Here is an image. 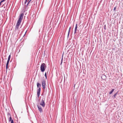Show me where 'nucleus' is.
Masks as SVG:
<instances>
[{"mask_svg":"<svg viewBox=\"0 0 123 123\" xmlns=\"http://www.w3.org/2000/svg\"><path fill=\"white\" fill-rule=\"evenodd\" d=\"M24 15V14L23 13H21L20 15L19 16V18L17 22V24L15 28V31H17L18 29L19 26L23 19Z\"/></svg>","mask_w":123,"mask_h":123,"instance_id":"nucleus-1","label":"nucleus"},{"mask_svg":"<svg viewBox=\"0 0 123 123\" xmlns=\"http://www.w3.org/2000/svg\"><path fill=\"white\" fill-rule=\"evenodd\" d=\"M37 87L39 88L37 90V96L38 97L39 96L40 94V92L41 91V85L40 83H37Z\"/></svg>","mask_w":123,"mask_h":123,"instance_id":"nucleus-2","label":"nucleus"},{"mask_svg":"<svg viewBox=\"0 0 123 123\" xmlns=\"http://www.w3.org/2000/svg\"><path fill=\"white\" fill-rule=\"evenodd\" d=\"M46 68V65L44 63H42L41 66L40 68L42 72H44Z\"/></svg>","mask_w":123,"mask_h":123,"instance_id":"nucleus-3","label":"nucleus"},{"mask_svg":"<svg viewBox=\"0 0 123 123\" xmlns=\"http://www.w3.org/2000/svg\"><path fill=\"white\" fill-rule=\"evenodd\" d=\"M45 100V97L44 98H43L42 99L41 102L40 103V105H42L43 107H44L45 105L44 102Z\"/></svg>","mask_w":123,"mask_h":123,"instance_id":"nucleus-4","label":"nucleus"},{"mask_svg":"<svg viewBox=\"0 0 123 123\" xmlns=\"http://www.w3.org/2000/svg\"><path fill=\"white\" fill-rule=\"evenodd\" d=\"M42 85L43 88L44 89L45 87V81L44 80H43L42 82Z\"/></svg>","mask_w":123,"mask_h":123,"instance_id":"nucleus-5","label":"nucleus"},{"mask_svg":"<svg viewBox=\"0 0 123 123\" xmlns=\"http://www.w3.org/2000/svg\"><path fill=\"white\" fill-rule=\"evenodd\" d=\"M37 107L38 108V110L40 112H42V110L41 107L40 106L38 105H37Z\"/></svg>","mask_w":123,"mask_h":123,"instance_id":"nucleus-6","label":"nucleus"},{"mask_svg":"<svg viewBox=\"0 0 123 123\" xmlns=\"http://www.w3.org/2000/svg\"><path fill=\"white\" fill-rule=\"evenodd\" d=\"M77 24H76V26L75 28V30L74 32V34H75L76 33V31H77Z\"/></svg>","mask_w":123,"mask_h":123,"instance_id":"nucleus-7","label":"nucleus"},{"mask_svg":"<svg viewBox=\"0 0 123 123\" xmlns=\"http://www.w3.org/2000/svg\"><path fill=\"white\" fill-rule=\"evenodd\" d=\"M9 62L8 61H7V63H6V69H7L8 68V66Z\"/></svg>","mask_w":123,"mask_h":123,"instance_id":"nucleus-8","label":"nucleus"},{"mask_svg":"<svg viewBox=\"0 0 123 123\" xmlns=\"http://www.w3.org/2000/svg\"><path fill=\"white\" fill-rule=\"evenodd\" d=\"M9 115L10 116V117L9 120V122H10L12 120V118L11 117V115L10 114H8V115Z\"/></svg>","mask_w":123,"mask_h":123,"instance_id":"nucleus-9","label":"nucleus"},{"mask_svg":"<svg viewBox=\"0 0 123 123\" xmlns=\"http://www.w3.org/2000/svg\"><path fill=\"white\" fill-rule=\"evenodd\" d=\"M70 29H71V27H70L69 28V29L68 31V37L69 36V32H70Z\"/></svg>","mask_w":123,"mask_h":123,"instance_id":"nucleus-10","label":"nucleus"},{"mask_svg":"<svg viewBox=\"0 0 123 123\" xmlns=\"http://www.w3.org/2000/svg\"><path fill=\"white\" fill-rule=\"evenodd\" d=\"M117 92L115 94H114V96H113V99H114L116 98V95L117 94Z\"/></svg>","mask_w":123,"mask_h":123,"instance_id":"nucleus-11","label":"nucleus"},{"mask_svg":"<svg viewBox=\"0 0 123 123\" xmlns=\"http://www.w3.org/2000/svg\"><path fill=\"white\" fill-rule=\"evenodd\" d=\"M114 89H112L111 91L109 93V94H111L114 91Z\"/></svg>","mask_w":123,"mask_h":123,"instance_id":"nucleus-12","label":"nucleus"},{"mask_svg":"<svg viewBox=\"0 0 123 123\" xmlns=\"http://www.w3.org/2000/svg\"><path fill=\"white\" fill-rule=\"evenodd\" d=\"M31 0H28V3L27 4V5H28V4H29V3H30V2L31 1Z\"/></svg>","mask_w":123,"mask_h":123,"instance_id":"nucleus-13","label":"nucleus"},{"mask_svg":"<svg viewBox=\"0 0 123 123\" xmlns=\"http://www.w3.org/2000/svg\"><path fill=\"white\" fill-rule=\"evenodd\" d=\"M63 55L62 56V59H61V65L62 64V60H63Z\"/></svg>","mask_w":123,"mask_h":123,"instance_id":"nucleus-14","label":"nucleus"},{"mask_svg":"<svg viewBox=\"0 0 123 123\" xmlns=\"http://www.w3.org/2000/svg\"><path fill=\"white\" fill-rule=\"evenodd\" d=\"M45 76L46 79L47 78V75H46V72L45 73Z\"/></svg>","mask_w":123,"mask_h":123,"instance_id":"nucleus-15","label":"nucleus"},{"mask_svg":"<svg viewBox=\"0 0 123 123\" xmlns=\"http://www.w3.org/2000/svg\"><path fill=\"white\" fill-rule=\"evenodd\" d=\"M10 58H11V55H10L8 57V59H10Z\"/></svg>","mask_w":123,"mask_h":123,"instance_id":"nucleus-16","label":"nucleus"},{"mask_svg":"<svg viewBox=\"0 0 123 123\" xmlns=\"http://www.w3.org/2000/svg\"><path fill=\"white\" fill-rule=\"evenodd\" d=\"M11 123H14L13 121V120H12L11 121Z\"/></svg>","mask_w":123,"mask_h":123,"instance_id":"nucleus-17","label":"nucleus"},{"mask_svg":"<svg viewBox=\"0 0 123 123\" xmlns=\"http://www.w3.org/2000/svg\"><path fill=\"white\" fill-rule=\"evenodd\" d=\"M5 1V0H2V1H1V2H4Z\"/></svg>","mask_w":123,"mask_h":123,"instance_id":"nucleus-18","label":"nucleus"},{"mask_svg":"<svg viewBox=\"0 0 123 123\" xmlns=\"http://www.w3.org/2000/svg\"><path fill=\"white\" fill-rule=\"evenodd\" d=\"M116 7H115L114 8V10H116Z\"/></svg>","mask_w":123,"mask_h":123,"instance_id":"nucleus-19","label":"nucleus"},{"mask_svg":"<svg viewBox=\"0 0 123 123\" xmlns=\"http://www.w3.org/2000/svg\"><path fill=\"white\" fill-rule=\"evenodd\" d=\"M27 0H25V4H26L27 1Z\"/></svg>","mask_w":123,"mask_h":123,"instance_id":"nucleus-20","label":"nucleus"},{"mask_svg":"<svg viewBox=\"0 0 123 123\" xmlns=\"http://www.w3.org/2000/svg\"><path fill=\"white\" fill-rule=\"evenodd\" d=\"M106 77V76L105 75H103L102 76V77Z\"/></svg>","mask_w":123,"mask_h":123,"instance_id":"nucleus-21","label":"nucleus"},{"mask_svg":"<svg viewBox=\"0 0 123 123\" xmlns=\"http://www.w3.org/2000/svg\"><path fill=\"white\" fill-rule=\"evenodd\" d=\"M10 60V59H8L7 61L9 62Z\"/></svg>","mask_w":123,"mask_h":123,"instance_id":"nucleus-22","label":"nucleus"},{"mask_svg":"<svg viewBox=\"0 0 123 123\" xmlns=\"http://www.w3.org/2000/svg\"><path fill=\"white\" fill-rule=\"evenodd\" d=\"M2 2H1L0 3V6L1 5V3Z\"/></svg>","mask_w":123,"mask_h":123,"instance_id":"nucleus-23","label":"nucleus"}]
</instances>
